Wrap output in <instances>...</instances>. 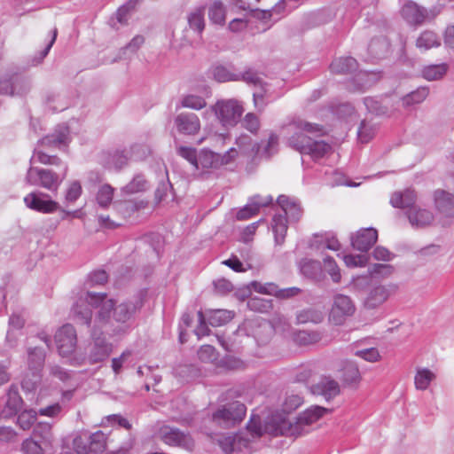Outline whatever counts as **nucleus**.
I'll return each mask as SVG.
<instances>
[{
  "instance_id": "nucleus-1",
  "label": "nucleus",
  "mask_w": 454,
  "mask_h": 454,
  "mask_svg": "<svg viewBox=\"0 0 454 454\" xmlns=\"http://www.w3.org/2000/svg\"><path fill=\"white\" fill-rule=\"evenodd\" d=\"M87 300L98 310L95 322L100 325H114L117 324L118 332H126L128 322L130 321L137 312L144 305L143 297L135 295L121 301L108 298L106 294H89Z\"/></svg>"
},
{
  "instance_id": "nucleus-32",
  "label": "nucleus",
  "mask_w": 454,
  "mask_h": 454,
  "mask_svg": "<svg viewBox=\"0 0 454 454\" xmlns=\"http://www.w3.org/2000/svg\"><path fill=\"white\" fill-rule=\"evenodd\" d=\"M278 203L284 210L286 215L292 220L298 221L301 216V208L295 200L282 195L278 197Z\"/></svg>"
},
{
  "instance_id": "nucleus-63",
  "label": "nucleus",
  "mask_w": 454,
  "mask_h": 454,
  "mask_svg": "<svg viewBox=\"0 0 454 454\" xmlns=\"http://www.w3.org/2000/svg\"><path fill=\"white\" fill-rule=\"evenodd\" d=\"M394 272V267L386 263H374L369 268V273L372 277L387 278Z\"/></svg>"
},
{
  "instance_id": "nucleus-58",
  "label": "nucleus",
  "mask_w": 454,
  "mask_h": 454,
  "mask_svg": "<svg viewBox=\"0 0 454 454\" xmlns=\"http://www.w3.org/2000/svg\"><path fill=\"white\" fill-rule=\"evenodd\" d=\"M35 163H41L44 165H59L60 163V160L56 156H50L35 149L30 159L31 166H33Z\"/></svg>"
},
{
  "instance_id": "nucleus-46",
  "label": "nucleus",
  "mask_w": 454,
  "mask_h": 454,
  "mask_svg": "<svg viewBox=\"0 0 454 454\" xmlns=\"http://www.w3.org/2000/svg\"><path fill=\"white\" fill-rule=\"evenodd\" d=\"M356 67V60L351 57L339 58L331 64V70L336 74H345Z\"/></svg>"
},
{
  "instance_id": "nucleus-15",
  "label": "nucleus",
  "mask_w": 454,
  "mask_h": 454,
  "mask_svg": "<svg viewBox=\"0 0 454 454\" xmlns=\"http://www.w3.org/2000/svg\"><path fill=\"white\" fill-rule=\"evenodd\" d=\"M25 205L35 211L43 214L54 213L59 209V204L43 192H30L24 197Z\"/></svg>"
},
{
  "instance_id": "nucleus-53",
  "label": "nucleus",
  "mask_w": 454,
  "mask_h": 454,
  "mask_svg": "<svg viewBox=\"0 0 454 454\" xmlns=\"http://www.w3.org/2000/svg\"><path fill=\"white\" fill-rule=\"evenodd\" d=\"M87 439H89L88 442L90 443V453L102 452L106 449V439L102 432L98 431L92 434L91 435L87 436Z\"/></svg>"
},
{
  "instance_id": "nucleus-2",
  "label": "nucleus",
  "mask_w": 454,
  "mask_h": 454,
  "mask_svg": "<svg viewBox=\"0 0 454 454\" xmlns=\"http://www.w3.org/2000/svg\"><path fill=\"white\" fill-rule=\"evenodd\" d=\"M331 411L330 409L320 405H311L300 412L293 420L288 419L286 415L277 412L270 421V430L275 434H283V436L297 437L308 433L313 424Z\"/></svg>"
},
{
  "instance_id": "nucleus-6",
  "label": "nucleus",
  "mask_w": 454,
  "mask_h": 454,
  "mask_svg": "<svg viewBox=\"0 0 454 454\" xmlns=\"http://www.w3.org/2000/svg\"><path fill=\"white\" fill-rule=\"evenodd\" d=\"M397 289V285L394 283L371 286L363 301L364 309L366 310H373L380 308L396 293Z\"/></svg>"
},
{
  "instance_id": "nucleus-29",
  "label": "nucleus",
  "mask_w": 454,
  "mask_h": 454,
  "mask_svg": "<svg viewBox=\"0 0 454 454\" xmlns=\"http://www.w3.org/2000/svg\"><path fill=\"white\" fill-rule=\"evenodd\" d=\"M417 194L413 190H405L403 192H396L393 193L390 203L394 207L406 208V210L413 206H417Z\"/></svg>"
},
{
  "instance_id": "nucleus-5",
  "label": "nucleus",
  "mask_w": 454,
  "mask_h": 454,
  "mask_svg": "<svg viewBox=\"0 0 454 454\" xmlns=\"http://www.w3.org/2000/svg\"><path fill=\"white\" fill-rule=\"evenodd\" d=\"M356 309L355 302L348 295L334 294L328 313V322L335 326L343 325L349 317L354 316Z\"/></svg>"
},
{
  "instance_id": "nucleus-9",
  "label": "nucleus",
  "mask_w": 454,
  "mask_h": 454,
  "mask_svg": "<svg viewBox=\"0 0 454 454\" xmlns=\"http://www.w3.org/2000/svg\"><path fill=\"white\" fill-rule=\"evenodd\" d=\"M247 412L245 404L239 402H233L220 407L213 414V420L224 427H231L239 423Z\"/></svg>"
},
{
  "instance_id": "nucleus-16",
  "label": "nucleus",
  "mask_w": 454,
  "mask_h": 454,
  "mask_svg": "<svg viewBox=\"0 0 454 454\" xmlns=\"http://www.w3.org/2000/svg\"><path fill=\"white\" fill-rule=\"evenodd\" d=\"M159 438L170 446H179L188 450L193 447V441L189 434L182 433L177 428L162 426L158 432Z\"/></svg>"
},
{
  "instance_id": "nucleus-44",
  "label": "nucleus",
  "mask_w": 454,
  "mask_h": 454,
  "mask_svg": "<svg viewBox=\"0 0 454 454\" xmlns=\"http://www.w3.org/2000/svg\"><path fill=\"white\" fill-rule=\"evenodd\" d=\"M429 90L427 87H420L416 90L407 94L402 98L403 107H410L416 104L422 103L428 96Z\"/></svg>"
},
{
  "instance_id": "nucleus-19",
  "label": "nucleus",
  "mask_w": 454,
  "mask_h": 454,
  "mask_svg": "<svg viewBox=\"0 0 454 454\" xmlns=\"http://www.w3.org/2000/svg\"><path fill=\"white\" fill-rule=\"evenodd\" d=\"M112 351L113 345L106 338L93 337V341L88 353V361L90 364L104 362L109 357Z\"/></svg>"
},
{
  "instance_id": "nucleus-22",
  "label": "nucleus",
  "mask_w": 454,
  "mask_h": 454,
  "mask_svg": "<svg viewBox=\"0 0 454 454\" xmlns=\"http://www.w3.org/2000/svg\"><path fill=\"white\" fill-rule=\"evenodd\" d=\"M219 444L226 454H231L233 451H249L252 448L251 440L241 434L223 436L219 440Z\"/></svg>"
},
{
  "instance_id": "nucleus-36",
  "label": "nucleus",
  "mask_w": 454,
  "mask_h": 454,
  "mask_svg": "<svg viewBox=\"0 0 454 454\" xmlns=\"http://www.w3.org/2000/svg\"><path fill=\"white\" fill-rule=\"evenodd\" d=\"M82 194V183L71 180L67 183L64 190V201L67 206L74 204Z\"/></svg>"
},
{
  "instance_id": "nucleus-45",
  "label": "nucleus",
  "mask_w": 454,
  "mask_h": 454,
  "mask_svg": "<svg viewBox=\"0 0 454 454\" xmlns=\"http://www.w3.org/2000/svg\"><path fill=\"white\" fill-rule=\"evenodd\" d=\"M331 151L332 146L329 144L313 139L304 154H309L314 160H318L328 154Z\"/></svg>"
},
{
  "instance_id": "nucleus-60",
  "label": "nucleus",
  "mask_w": 454,
  "mask_h": 454,
  "mask_svg": "<svg viewBox=\"0 0 454 454\" xmlns=\"http://www.w3.org/2000/svg\"><path fill=\"white\" fill-rule=\"evenodd\" d=\"M247 306L252 310L258 311L261 313H266L271 309L272 303L271 301L268 299L253 297L248 301Z\"/></svg>"
},
{
  "instance_id": "nucleus-61",
  "label": "nucleus",
  "mask_w": 454,
  "mask_h": 454,
  "mask_svg": "<svg viewBox=\"0 0 454 454\" xmlns=\"http://www.w3.org/2000/svg\"><path fill=\"white\" fill-rule=\"evenodd\" d=\"M354 354L356 356L360 357L369 363H376L381 359L380 353L376 348L357 349Z\"/></svg>"
},
{
  "instance_id": "nucleus-18",
  "label": "nucleus",
  "mask_w": 454,
  "mask_h": 454,
  "mask_svg": "<svg viewBox=\"0 0 454 454\" xmlns=\"http://www.w3.org/2000/svg\"><path fill=\"white\" fill-rule=\"evenodd\" d=\"M338 372L345 387L352 389L358 388L362 380V375L356 362L350 360L343 361Z\"/></svg>"
},
{
  "instance_id": "nucleus-35",
  "label": "nucleus",
  "mask_w": 454,
  "mask_h": 454,
  "mask_svg": "<svg viewBox=\"0 0 454 454\" xmlns=\"http://www.w3.org/2000/svg\"><path fill=\"white\" fill-rule=\"evenodd\" d=\"M259 145V154L263 157L270 158L278 150L279 136L273 131L269 133L268 138L262 140Z\"/></svg>"
},
{
  "instance_id": "nucleus-64",
  "label": "nucleus",
  "mask_w": 454,
  "mask_h": 454,
  "mask_svg": "<svg viewBox=\"0 0 454 454\" xmlns=\"http://www.w3.org/2000/svg\"><path fill=\"white\" fill-rule=\"evenodd\" d=\"M21 450L24 454H43V447L32 438L23 441Z\"/></svg>"
},
{
  "instance_id": "nucleus-55",
  "label": "nucleus",
  "mask_w": 454,
  "mask_h": 454,
  "mask_svg": "<svg viewBox=\"0 0 454 454\" xmlns=\"http://www.w3.org/2000/svg\"><path fill=\"white\" fill-rule=\"evenodd\" d=\"M177 154L186 160L196 169H199V154L197 150L190 146H178L176 148Z\"/></svg>"
},
{
  "instance_id": "nucleus-50",
  "label": "nucleus",
  "mask_w": 454,
  "mask_h": 454,
  "mask_svg": "<svg viewBox=\"0 0 454 454\" xmlns=\"http://www.w3.org/2000/svg\"><path fill=\"white\" fill-rule=\"evenodd\" d=\"M37 419V412L32 409L24 410L17 418L18 426L23 430H29Z\"/></svg>"
},
{
  "instance_id": "nucleus-34",
  "label": "nucleus",
  "mask_w": 454,
  "mask_h": 454,
  "mask_svg": "<svg viewBox=\"0 0 454 454\" xmlns=\"http://www.w3.org/2000/svg\"><path fill=\"white\" fill-rule=\"evenodd\" d=\"M208 18L212 24L223 27L226 21V8L220 1H215L208 7Z\"/></svg>"
},
{
  "instance_id": "nucleus-40",
  "label": "nucleus",
  "mask_w": 454,
  "mask_h": 454,
  "mask_svg": "<svg viewBox=\"0 0 454 454\" xmlns=\"http://www.w3.org/2000/svg\"><path fill=\"white\" fill-rule=\"evenodd\" d=\"M198 162L199 169H216L218 168V153L204 148L199 153Z\"/></svg>"
},
{
  "instance_id": "nucleus-23",
  "label": "nucleus",
  "mask_w": 454,
  "mask_h": 454,
  "mask_svg": "<svg viewBox=\"0 0 454 454\" xmlns=\"http://www.w3.org/2000/svg\"><path fill=\"white\" fill-rule=\"evenodd\" d=\"M277 415V412H274L272 413L270 416H269L264 424L262 425V422H261V419L259 416H255V415H253L247 425V432L250 434V436L252 437L251 440V443L253 442V441L255 439V438H259L261 437L262 435H263L264 434H270L272 436H278V435H283V434H275V433H272L270 430V421L271 419Z\"/></svg>"
},
{
  "instance_id": "nucleus-26",
  "label": "nucleus",
  "mask_w": 454,
  "mask_h": 454,
  "mask_svg": "<svg viewBox=\"0 0 454 454\" xmlns=\"http://www.w3.org/2000/svg\"><path fill=\"white\" fill-rule=\"evenodd\" d=\"M69 141L68 128L66 126H59L52 134L43 137L39 143L43 146L60 148L61 146L67 145Z\"/></svg>"
},
{
  "instance_id": "nucleus-57",
  "label": "nucleus",
  "mask_w": 454,
  "mask_h": 454,
  "mask_svg": "<svg viewBox=\"0 0 454 454\" xmlns=\"http://www.w3.org/2000/svg\"><path fill=\"white\" fill-rule=\"evenodd\" d=\"M148 184L145 177L141 175H137L134 178L123 188L127 193H137L144 192L147 189Z\"/></svg>"
},
{
  "instance_id": "nucleus-8",
  "label": "nucleus",
  "mask_w": 454,
  "mask_h": 454,
  "mask_svg": "<svg viewBox=\"0 0 454 454\" xmlns=\"http://www.w3.org/2000/svg\"><path fill=\"white\" fill-rule=\"evenodd\" d=\"M25 181L29 185L40 186L52 192L58 191L61 184V180L55 172L33 166L27 169Z\"/></svg>"
},
{
  "instance_id": "nucleus-48",
  "label": "nucleus",
  "mask_w": 454,
  "mask_h": 454,
  "mask_svg": "<svg viewBox=\"0 0 454 454\" xmlns=\"http://www.w3.org/2000/svg\"><path fill=\"white\" fill-rule=\"evenodd\" d=\"M294 343L300 346H309L318 342L321 340L317 332L299 331L294 334Z\"/></svg>"
},
{
  "instance_id": "nucleus-20",
  "label": "nucleus",
  "mask_w": 454,
  "mask_h": 454,
  "mask_svg": "<svg viewBox=\"0 0 454 454\" xmlns=\"http://www.w3.org/2000/svg\"><path fill=\"white\" fill-rule=\"evenodd\" d=\"M175 125L178 132L194 136L200 130V121L197 114L192 113H181L175 118Z\"/></svg>"
},
{
  "instance_id": "nucleus-30",
  "label": "nucleus",
  "mask_w": 454,
  "mask_h": 454,
  "mask_svg": "<svg viewBox=\"0 0 454 454\" xmlns=\"http://www.w3.org/2000/svg\"><path fill=\"white\" fill-rule=\"evenodd\" d=\"M22 398L20 397L17 387H10L7 393V400L3 411L5 417H11L17 413L22 405Z\"/></svg>"
},
{
  "instance_id": "nucleus-52",
  "label": "nucleus",
  "mask_w": 454,
  "mask_h": 454,
  "mask_svg": "<svg viewBox=\"0 0 454 454\" xmlns=\"http://www.w3.org/2000/svg\"><path fill=\"white\" fill-rule=\"evenodd\" d=\"M303 403L304 399L300 395H287L283 402L282 411L280 412L284 415H286V413H291L297 410Z\"/></svg>"
},
{
  "instance_id": "nucleus-59",
  "label": "nucleus",
  "mask_w": 454,
  "mask_h": 454,
  "mask_svg": "<svg viewBox=\"0 0 454 454\" xmlns=\"http://www.w3.org/2000/svg\"><path fill=\"white\" fill-rule=\"evenodd\" d=\"M145 38L142 35L134 36L131 41L121 50L120 59L127 58L129 55L135 54L140 47L144 44Z\"/></svg>"
},
{
  "instance_id": "nucleus-7",
  "label": "nucleus",
  "mask_w": 454,
  "mask_h": 454,
  "mask_svg": "<svg viewBox=\"0 0 454 454\" xmlns=\"http://www.w3.org/2000/svg\"><path fill=\"white\" fill-rule=\"evenodd\" d=\"M27 369L32 373L35 380L24 379L22 387L26 390H33L40 380V373L44 366L46 351L40 347H29L27 349Z\"/></svg>"
},
{
  "instance_id": "nucleus-62",
  "label": "nucleus",
  "mask_w": 454,
  "mask_h": 454,
  "mask_svg": "<svg viewBox=\"0 0 454 454\" xmlns=\"http://www.w3.org/2000/svg\"><path fill=\"white\" fill-rule=\"evenodd\" d=\"M324 269L330 275L334 283H339L340 281V270L333 258L328 256L324 258Z\"/></svg>"
},
{
  "instance_id": "nucleus-25",
  "label": "nucleus",
  "mask_w": 454,
  "mask_h": 454,
  "mask_svg": "<svg viewBox=\"0 0 454 454\" xmlns=\"http://www.w3.org/2000/svg\"><path fill=\"white\" fill-rule=\"evenodd\" d=\"M272 202L271 196L262 197L255 195L251 198L250 201L237 213L239 220H245L258 213L262 207H267Z\"/></svg>"
},
{
  "instance_id": "nucleus-12",
  "label": "nucleus",
  "mask_w": 454,
  "mask_h": 454,
  "mask_svg": "<svg viewBox=\"0 0 454 454\" xmlns=\"http://www.w3.org/2000/svg\"><path fill=\"white\" fill-rule=\"evenodd\" d=\"M432 202L442 219H454V193L437 188L431 193Z\"/></svg>"
},
{
  "instance_id": "nucleus-37",
  "label": "nucleus",
  "mask_w": 454,
  "mask_h": 454,
  "mask_svg": "<svg viewBox=\"0 0 454 454\" xmlns=\"http://www.w3.org/2000/svg\"><path fill=\"white\" fill-rule=\"evenodd\" d=\"M324 319V313L321 309L308 308L300 310L296 315V320L299 324H319Z\"/></svg>"
},
{
  "instance_id": "nucleus-56",
  "label": "nucleus",
  "mask_w": 454,
  "mask_h": 454,
  "mask_svg": "<svg viewBox=\"0 0 454 454\" xmlns=\"http://www.w3.org/2000/svg\"><path fill=\"white\" fill-rule=\"evenodd\" d=\"M377 126L369 121H362L358 129V139L361 143H368L375 136Z\"/></svg>"
},
{
  "instance_id": "nucleus-42",
  "label": "nucleus",
  "mask_w": 454,
  "mask_h": 454,
  "mask_svg": "<svg viewBox=\"0 0 454 454\" xmlns=\"http://www.w3.org/2000/svg\"><path fill=\"white\" fill-rule=\"evenodd\" d=\"M101 162L109 168H121L127 164L128 157L121 152L103 153L101 155Z\"/></svg>"
},
{
  "instance_id": "nucleus-13",
  "label": "nucleus",
  "mask_w": 454,
  "mask_h": 454,
  "mask_svg": "<svg viewBox=\"0 0 454 454\" xmlns=\"http://www.w3.org/2000/svg\"><path fill=\"white\" fill-rule=\"evenodd\" d=\"M439 13L435 8L429 11L414 2H407L401 10L402 17L410 24L419 25L427 20L434 19Z\"/></svg>"
},
{
  "instance_id": "nucleus-33",
  "label": "nucleus",
  "mask_w": 454,
  "mask_h": 454,
  "mask_svg": "<svg viewBox=\"0 0 454 454\" xmlns=\"http://www.w3.org/2000/svg\"><path fill=\"white\" fill-rule=\"evenodd\" d=\"M440 45V37L431 30L423 31L416 41V46L421 51H428Z\"/></svg>"
},
{
  "instance_id": "nucleus-24",
  "label": "nucleus",
  "mask_w": 454,
  "mask_h": 454,
  "mask_svg": "<svg viewBox=\"0 0 454 454\" xmlns=\"http://www.w3.org/2000/svg\"><path fill=\"white\" fill-rule=\"evenodd\" d=\"M437 380L436 370L417 366L414 371L413 384L416 390L427 391Z\"/></svg>"
},
{
  "instance_id": "nucleus-11",
  "label": "nucleus",
  "mask_w": 454,
  "mask_h": 454,
  "mask_svg": "<svg viewBox=\"0 0 454 454\" xmlns=\"http://www.w3.org/2000/svg\"><path fill=\"white\" fill-rule=\"evenodd\" d=\"M405 215L411 228L417 230L431 227L436 220L434 212L422 204L408 208L405 211Z\"/></svg>"
},
{
  "instance_id": "nucleus-38",
  "label": "nucleus",
  "mask_w": 454,
  "mask_h": 454,
  "mask_svg": "<svg viewBox=\"0 0 454 454\" xmlns=\"http://www.w3.org/2000/svg\"><path fill=\"white\" fill-rule=\"evenodd\" d=\"M114 188L108 184L100 185L96 192V202L101 208H108L114 200Z\"/></svg>"
},
{
  "instance_id": "nucleus-54",
  "label": "nucleus",
  "mask_w": 454,
  "mask_h": 454,
  "mask_svg": "<svg viewBox=\"0 0 454 454\" xmlns=\"http://www.w3.org/2000/svg\"><path fill=\"white\" fill-rule=\"evenodd\" d=\"M140 0H129L116 12V19L121 24H125L130 13L137 8Z\"/></svg>"
},
{
  "instance_id": "nucleus-49",
  "label": "nucleus",
  "mask_w": 454,
  "mask_h": 454,
  "mask_svg": "<svg viewBox=\"0 0 454 454\" xmlns=\"http://www.w3.org/2000/svg\"><path fill=\"white\" fill-rule=\"evenodd\" d=\"M213 77L219 82H227L231 81H238L239 74L230 71L223 66H217L212 70Z\"/></svg>"
},
{
  "instance_id": "nucleus-31",
  "label": "nucleus",
  "mask_w": 454,
  "mask_h": 454,
  "mask_svg": "<svg viewBox=\"0 0 454 454\" xmlns=\"http://www.w3.org/2000/svg\"><path fill=\"white\" fill-rule=\"evenodd\" d=\"M449 70L446 63L432 64L425 66L421 70V75L424 79L431 81H438L442 79Z\"/></svg>"
},
{
  "instance_id": "nucleus-47",
  "label": "nucleus",
  "mask_w": 454,
  "mask_h": 454,
  "mask_svg": "<svg viewBox=\"0 0 454 454\" xmlns=\"http://www.w3.org/2000/svg\"><path fill=\"white\" fill-rule=\"evenodd\" d=\"M180 105L182 107L199 111L206 107L207 102L201 96L189 93L181 98Z\"/></svg>"
},
{
  "instance_id": "nucleus-3",
  "label": "nucleus",
  "mask_w": 454,
  "mask_h": 454,
  "mask_svg": "<svg viewBox=\"0 0 454 454\" xmlns=\"http://www.w3.org/2000/svg\"><path fill=\"white\" fill-rule=\"evenodd\" d=\"M290 127L293 135L287 139L288 145L301 153L308 150L314 139L313 137L323 134L322 126L303 120L294 121Z\"/></svg>"
},
{
  "instance_id": "nucleus-43",
  "label": "nucleus",
  "mask_w": 454,
  "mask_h": 454,
  "mask_svg": "<svg viewBox=\"0 0 454 454\" xmlns=\"http://www.w3.org/2000/svg\"><path fill=\"white\" fill-rule=\"evenodd\" d=\"M233 317V313L226 309H214L210 310L207 316V320L212 326H221L231 321Z\"/></svg>"
},
{
  "instance_id": "nucleus-17",
  "label": "nucleus",
  "mask_w": 454,
  "mask_h": 454,
  "mask_svg": "<svg viewBox=\"0 0 454 454\" xmlns=\"http://www.w3.org/2000/svg\"><path fill=\"white\" fill-rule=\"evenodd\" d=\"M314 395L322 396L326 402H330L340 394V387L337 380L330 376H324L309 387Z\"/></svg>"
},
{
  "instance_id": "nucleus-39",
  "label": "nucleus",
  "mask_w": 454,
  "mask_h": 454,
  "mask_svg": "<svg viewBox=\"0 0 454 454\" xmlns=\"http://www.w3.org/2000/svg\"><path fill=\"white\" fill-rule=\"evenodd\" d=\"M236 145L240 153L247 157H254L259 154V145L254 143L252 138L247 135L239 136L236 140Z\"/></svg>"
},
{
  "instance_id": "nucleus-27",
  "label": "nucleus",
  "mask_w": 454,
  "mask_h": 454,
  "mask_svg": "<svg viewBox=\"0 0 454 454\" xmlns=\"http://www.w3.org/2000/svg\"><path fill=\"white\" fill-rule=\"evenodd\" d=\"M89 294H93L92 292H87L83 297H81L77 300L75 304L73 307V312L75 318L82 324L89 325L91 322L92 312L88 306L94 308L90 304V302L87 300V296ZM95 309H97L95 307Z\"/></svg>"
},
{
  "instance_id": "nucleus-4",
  "label": "nucleus",
  "mask_w": 454,
  "mask_h": 454,
  "mask_svg": "<svg viewBox=\"0 0 454 454\" xmlns=\"http://www.w3.org/2000/svg\"><path fill=\"white\" fill-rule=\"evenodd\" d=\"M210 111L223 127H233L239 121L244 108L237 99L229 98L217 100Z\"/></svg>"
},
{
  "instance_id": "nucleus-21",
  "label": "nucleus",
  "mask_w": 454,
  "mask_h": 454,
  "mask_svg": "<svg viewBox=\"0 0 454 454\" xmlns=\"http://www.w3.org/2000/svg\"><path fill=\"white\" fill-rule=\"evenodd\" d=\"M378 239V231L374 228H364L351 237V244L355 249L362 252L369 250Z\"/></svg>"
},
{
  "instance_id": "nucleus-28",
  "label": "nucleus",
  "mask_w": 454,
  "mask_h": 454,
  "mask_svg": "<svg viewBox=\"0 0 454 454\" xmlns=\"http://www.w3.org/2000/svg\"><path fill=\"white\" fill-rule=\"evenodd\" d=\"M205 12L204 6H198L191 10L186 15L189 28L199 35H201L206 27Z\"/></svg>"
},
{
  "instance_id": "nucleus-51",
  "label": "nucleus",
  "mask_w": 454,
  "mask_h": 454,
  "mask_svg": "<svg viewBox=\"0 0 454 454\" xmlns=\"http://www.w3.org/2000/svg\"><path fill=\"white\" fill-rule=\"evenodd\" d=\"M34 435L42 439L44 444H51L53 441L52 427L50 423H38L34 428Z\"/></svg>"
},
{
  "instance_id": "nucleus-14",
  "label": "nucleus",
  "mask_w": 454,
  "mask_h": 454,
  "mask_svg": "<svg viewBox=\"0 0 454 454\" xmlns=\"http://www.w3.org/2000/svg\"><path fill=\"white\" fill-rule=\"evenodd\" d=\"M30 88L29 82L18 73L6 74L0 79V94L20 95Z\"/></svg>"
},
{
  "instance_id": "nucleus-10",
  "label": "nucleus",
  "mask_w": 454,
  "mask_h": 454,
  "mask_svg": "<svg viewBox=\"0 0 454 454\" xmlns=\"http://www.w3.org/2000/svg\"><path fill=\"white\" fill-rule=\"evenodd\" d=\"M58 353L62 357L71 356L77 347V333L74 327L69 324L58 329L54 335Z\"/></svg>"
},
{
  "instance_id": "nucleus-41",
  "label": "nucleus",
  "mask_w": 454,
  "mask_h": 454,
  "mask_svg": "<svg viewBox=\"0 0 454 454\" xmlns=\"http://www.w3.org/2000/svg\"><path fill=\"white\" fill-rule=\"evenodd\" d=\"M272 230L277 245L283 244L287 231V221L285 215H276L272 219Z\"/></svg>"
}]
</instances>
